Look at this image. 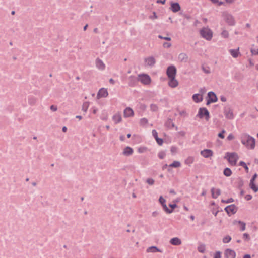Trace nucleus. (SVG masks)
Here are the masks:
<instances>
[{
    "instance_id": "obj_1",
    "label": "nucleus",
    "mask_w": 258,
    "mask_h": 258,
    "mask_svg": "<svg viewBox=\"0 0 258 258\" xmlns=\"http://www.w3.org/2000/svg\"><path fill=\"white\" fill-rule=\"evenodd\" d=\"M242 144L248 150H253L255 147V140L249 135L243 133L240 136Z\"/></svg>"
},
{
    "instance_id": "obj_2",
    "label": "nucleus",
    "mask_w": 258,
    "mask_h": 258,
    "mask_svg": "<svg viewBox=\"0 0 258 258\" xmlns=\"http://www.w3.org/2000/svg\"><path fill=\"white\" fill-rule=\"evenodd\" d=\"M201 36L207 41H210L212 37L213 33L212 30L208 27H203L200 30Z\"/></svg>"
},
{
    "instance_id": "obj_3",
    "label": "nucleus",
    "mask_w": 258,
    "mask_h": 258,
    "mask_svg": "<svg viewBox=\"0 0 258 258\" xmlns=\"http://www.w3.org/2000/svg\"><path fill=\"white\" fill-rule=\"evenodd\" d=\"M225 158L227 159L230 165L235 166L239 159V156L235 152H227L226 154Z\"/></svg>"
},
{
    "instance_id": "obj_4",
    "label": "nucleus",
    "mask_w": 258,
    "mask_h": 258,
    "mask_svg": "<svg viewBox=\"0 0 258 258\" xmlns=\"http://www.w3.org/2000/svg\"><path fill=\"white\" fill-rule=\"evenodd\" d=\"M138 80L145 85H150L151 83L150 77L145 74H140L138 76Z\"/></svg>"
},
{
    "instance_id": "obj_5",
    "label": "nucleus",
    "mask_w": 258,
    "mask_h": 258,
    "mask_svg": "<svg viewBox=\"0 0 258 258\" xmlns=\"http://www.w3.org/2000/svg\"><path fill=\"white\" fill-rule=\"evenodd\" d=\"M198 116L201 118H205L206 120H208L210 118L209 112L206 108H200L199 110Z\"/></svg>"
},
{
    "instance_id": "obj_6",
    "label": "nucleus",
    "mask_w": 258,
    "mask_h": 258,
    "mask_svg": "<svg viewBox=\"0 0 258 258\" xmlns=\"http://www.w3.org/2000/svg\"><path fill=\"white\" fill-rule=\"evenodd\" d=\"M217 101V97L216 94L213 92H209L208 93L207 104L208 105L211 103L216 102Z\"/></svg>"
},
{
    "instance_id": "obj_7",
    "label": "nucleus",
    "mask_w": 258,
    "mask_h": 258,
    "mask_svg": "<svg viewBox=\"0 0 258 258\" xmlns=\"http://www.w3.org/2000/svg\"><path fill=\"white\" fill-rule=\"evenodd\" d=\"M176 69L173 66H171L167 68V75L168 78L175 77Z\"/></svg>"
},
{
    "instance_id": "obj_8",
    "label": "nucleus",
    "mask_w": 258,
    "mask_h": 258,
    "mask_svg": "<svg viewBox=\"0 0 258 258\" xmlns=\"http://www.w3.org/2000/svg\"><path fill=\"white\" fill-rule=\"evenodd\" d=\"M108 95V93L107 89L104 88H102L99 89V91L97 94V98L98 99L101 98H105L107 97Z\"/></svg>"
},
{
    "instance_id": "obj_9",
    "label": "nucleus",
    "mask_w": 258,
    "mask_h": 258,
    "mask_svg": "<svg viewBox=\"0 0 258 258\" xmlns=\"http://www.w3.org/2000/svg\"><path fill=\"white\" fill-rule=\"evenodd\" d=\"M224 256L225 258H235L236 252L232 249H226L224 251Z\"/></svg>"
},
{
    "instance_id": "obj_10",
    "label": "nucleus",
    "mask_w": 258,
    "mask_h": 258,
    "mask_svg": "<svg viewBox=\"0 0 258 258\" xmlns=\"http://www.w3.org/2000/svg\"><path fill=\"white\" fill-rule=\"evenodd\" d=\"M225 210L229 215L235 213L237 211V208L234 205H231L227 206L225 208Z\"/></svg>"
},
{
    "instance_id": "obj_11",
    "label": "nucleus",
    "mask_w": 258,
    "mask_h": 258,
    "mask_svg": "<svg viewBox=\"0 0 258 258\" xmlns=\"http://www.w3.org/2000/svg\"><path fill=\"white\" fill-rule=\"evenodd\" d=\"M159 202L162 205L164 211L167 213H171L172 212V210H170V209H169L167 207V205H166V204H165L166 200H165V199L164 198H163L162 196H161L159 198Z\"/></svg>"
},
{
    "instance_id": "obj_12",
    "label": "nucleus",
    "mask_w": 258,
    "mask_h": 258,
    "mask_svg": "<svg viewBox=\"0 0 258 258\" xmlns=\"http://www.w3.org/2000/svg\"><path fill=\"white\" fill-rule=\"evenodd\" d=\"M134 113L133 110L130 108H126L123 111V115L124 117H130L134 116Z\"/></svg>"
},
{
    "instance_id": "obj_13",
    "label": "nucleus",
    "mask_w": 258,
    "mask_h": 258,
    "mask_svg": "<svg viewBox=\"0 0 258 258\" xmlns=\"http://www.w3.org/2000/svg\"><path fill=\"white\" fill-rule=\"evenodd\" d=\"M168 85L172 88H175L178 85V82L175 79V77L168 78Z\"/></svg>"
},
{
    "instance_id": "obj_14",
    "label": "nucleus",
    "mask_w": 258,
    "mask_h": 258,
    "mask_svg": "<svg viewBox=\"0 0 258 258\" xmlns=\"http://www.w3.org/2000/svg\"><path fill=\"white\" fill-rule=\"evenodd\" d=\"M201 154L205 158H208L212 156L213 153L211 150L205 149L201 151Z\"/></svg>"
},
{
    "instance_id": "obj_15",
    "label": "nucleus",
    "mask_w": 258,
    "mask_h": 258,
    "mask_svg": "<svg viewBox=\"0 0 258 258\" xmlns=\"http://www.w3.org/2000/svg\"><path fill=\"white\" fill-rule=\"evenodd\" d=\"M95 63L96 67L98 69L100 70H104L105 69V65L103 62V61L101 60L100 59L97 58L95 61Z\"/></svg>"
},
{
    "instance_id": "obj_16",
    "label": "nucleus",
    "mask_w": 258,
    "mask_h": 258,
    "mask_svg": "<svg viewBox=\"0 0 258 258\" xmlns=\"http://www.w3.org/2000/svg\"><path fill=\"white\" fill-rule=\"evenodd\" d=\"M224 19L229 25H232L234 24V20L232 15L225 14L224 15Z\"/></svg>"
},
{
    "instance_id": "obj_17",
    "label": "nucleus",
    "mask_w": 258,
    "mask_h": 258,
    "mask_svg": "<svg viewBox=\"0 0 258 258\" xmlns=\"http://www.w3.org/2000/svg\"><path fill=\"white\" fill-rule=\"evenodd\" d=\"M156 60L153 57H148L145 59L146 65L148 66H152L155 63Z\"/></svg>"
},
{
    "instance_id": "obj_18",
    "label": "nucleus",
    "mask_w": 258,
    "mask_h": 258,
    "mask_svg": "<svg viewBox=\"0 0 258 258\" xmlns=\"http://www.w3.org/2000/svg\"><path fill=\"white\" fill-rule=\"evenodd\" d=\"M171 9L175 13L178 12L180 10V6L178 3H171Z\"/></svg>"
},
{
    "instance_id": "obj_19",
    "label": "nucleus",
    "mask_w": 258,
    "mask_h": 258,
    "mask_svg": "<svg viewBox=\"0 0 258 258\" xmlns=\"http://www.w3.org/2000/svg\"><path fill=\"white\" fill-rule=\"evenodd\" d=\"M224 114L225 117L229 119H232L234 117L233 111L229 108L225 109Z\"/></svg>"
},
{
    "instance_id": "obj_20",
    "label": "nucleus",
    "mask_w": 258,
    "mask_h": 258,
    "mask_svg": "<svg viewBox=\"0 0 258 258\" xmlns=\"http://www.w3.org/2000/svg\"><path fill=\"white\" fill-rule=\"evenodd\" d=\"M112 120L115 124L120 122L122 120V117L120 113H117L112 116Z\"/></svg>"
},
{
    "instance_id": "obj_21",
    "label": "nucleus",
    "mask_w": 258,
    "mask_h": 258,
    "mask_svg": "<svg viewBox=\"0 0 258 258\" xmlns=\"http://www.w3.org/2000/svg\"><path fill=\"white\" fill-rule=\"evenodd\" d=\"M192 99L195 102L198 103L201 102L203 100V97L201 94H195L192 96Z\"/></svg>"
},
{
    "instance_id": "obj_22",
    "label": "nucleus",
    "mask_w": 258,
    "mask_h": 258,
    "mask_svg": "<svg viewBox=\"0 0 258 258\" xmlns=\"http://www.w3.org/2000/svg\"><path fill=\"white\" fill-rule=\"evenodd\" d=\"M181 243V240L178 237L173 238L170 240V243L173 245H179Z\"/></svg>"
},
{
    "instance_id": "obj_23",
    "label": "nucleus",
    "mask_w": 258,
    "mask_h": 258,
    "mask_svg": "<svg viewBox=\"0 0 258 258\" xmlns=\"http://www.w3.org/2000/svg\"><path fill=\"white\" fill-rule=\"evenodd\" d=\"M133 153V149L130 147H125L123 151V155L125 156H129L132 155Z\"/></svg>"
},
{
    "instance_id": "obj_24",
    "label": "nucleus",
    "mask_w": 258,
    "mask_h": 258,
    "mask_svg": "<svg viewBox=\"0 0 258 258\" xmlns=\"http://www.w3.org/2000/svg\"><path fill=\"white\" fill-rule=\"evenodd\" d=\"M230 54L234 58H237L239 55V48L236 49H230L229 50Z\"/></svg>"
},
{
    "instance_id": "obj_25",
    "label": "nucleus",
    "mask_w": 258,
    "mask_h": 258,
    "mask_svg": "<svg viewBox=\"0 0 258 258\" xmlns=\"http://www.w3.org/2000/svg\"><path fill=\"white\" fill-rule=\"evenodd\" d=\"M212 197L213 198H217L220 194V190L219 189L212 188L211 190Z\"/></svg>"
},
{
    "instance_id": "obj_26",
    "label": "nucleus",
    "mask_w": 258,
    "mask_h": 258,
    "mask_svg": "<svg viewBox=\"0 0 258 258\" xmlns=\"http://www.w3.org/2000/svg\"><path fill=\"white\" fill-rule=\"evenodd\" d=\"M188 57L185 53H180L178 56V60L180 61H187Z\"/></svg>"
},
{
    "instance_id": "obj_27",
    "label": "nucleus",
    "mask_w": 258,
    "mask_h": 258,
    "mask_svg": "<svg viewBox=\"0 0 258 258\" xmlns=\"http://www.w3.org/2000/svg\"><path fill=\"white\" fill-rule=\"evenodd\" d=\"M147 252H161L160 250L158 249V248L156 246H151L147 248Z\"/></svg>"
},
{
    "instance_id": "obj_28",
    "label": "nucleus",
    "mask_w": 258,
    "mask_h": 258,
    "mask_svg": "<svg viewBox=\"0 0 258 258\" xmlns=\"http://www.w3.org/2000/svg\"><path fill=\"white\" fill-rule=\"evenodd\" d=\"M181 166V163L179 161H174L172 164L169 165V167L177 168Z\"/></svg>"
},
{
    "instance_id": "obj_29",
    "label": "nucleus",
    "mask_w": 258,
    "mask_h": 258,
    "mask_svg": "<svg viewBox=\"0 0 258 258\" xmlns=\"http://www.w3.org/2000/svg\"><path fill=\"white\" fill-rule=\"evenodd\" d=\"M223 173L226 176L229 177L231 175L232 171L230 168H226L224 170Z\"/></svg>"
},
{
    "instance_id": "obj_30",
    "label": "nucleus",
    "mask_w": 258,
    "mask_h": 258,
    "mask_svg": "<svg viewBox=\"0 0 258 258\" xmlns=\"http://www.w3.org/2000/svg\"><path fill=\"white\" fill-rule=\"evenodd\" d=\"M194 161V158L192 157H188L185 161V163L187 165L192 164Z\"/></svg>"
},
{
    "instance_id": "obj_31",
    "label": "nucleus",
    "mask_w": 258,
    "mask_h": 258,
    "mask_svg": "<svg viewBox=\"0 0 258 258\" xmlns=\"http://www.w3.org/2000/svg\"><path fill=\"white\" fill-rule=\"evenodd\" d=\"M89 106V103L88 102H85L82 105V110L85 112H86Z\"/></svg>"
},
{
    "instance_id": "obj_32",
    "label": "nucleus",
    "mask_w": 258,
    "mask_h": 258,
    "mask_svg": "<svg viewBox=\"0 0 258 258\" xmlns=\"http://www.w3.org/2000/svg\"><path fill=\"white\" fill-rule=\"evenodd\" d=\"M239 165L240 166H241L242 167H243L245 170V171L246 172V173H248V171H249V168L248 167H247V166L246 165V163L243 162V161H240L239 162Z\"/></svg>"
},
{
    "instance_id": "obj_33",
    "label": "nucleus",
    "mask_w": 258,
    "mask_h": 258,
    "mask_svg": "<svg viewBox=\"0 0 258 258\" xmlns=\"http://www.w3.org/2000/svg\"><path fill=\"white\" fill-rule=\"evenodd\" d=\"M250 188L254 191H258V187L254 184V182H250Z\"/></svg>"
},
{
    "instance_id": "obj_34",
    "label": "nucleus",
    "mask_w": 258,
    "mask_h": 258,
    "mask_svg": "<svg viewBox=\"0 0 258 258\" xmlns=\"http://www.w3.org/2000/svg\"><path fill=\"white\" fill-rule=\"evenodd\" d=\"M238 222L240 225V230L242 231H244L245 229V223L240 221H239Z\"/></svg>"
},
{
    "instance_id": "obj_35",
    "label": "nucleus",
    "mask_w": 258,
    "mask_h": 258,
    "mask_svg": "<svg viewBox=\"0 0 258 258\" xmlns=\"http://www.w3.org/2000/svg\"><path fill=\"white\" fill-rule=\"evenodd\" d=\"M210 1L213 4H217L219 6L224 5V2L220 1L219 0H210Z\"/></svg>"
},
{
    "instance_id": "obj_36",
    "label": "nucleus",
    "mask_w": 258,
    "mask_h": 258,
    "mask_svg": "<svg viewBox=\"0 0 258 258\" xmlns=\"http://www.w3.org/2000/svg\"><path fill=\"white\" fill-rule=\"evenodd\" d=\"M198 251L201 253H204L205 251V247L204 245H200L198 247Z\"/></svg>"
},
{
    "instance_id": "obj_37",
    "label": "nucleus",
    "mask_w": 258,
    "mask_h": 258,
    "mask_svg": "<svg viewBox=\"0 0 258 258\" xmlns=\"http://www.w3.org/2000/svg\"><path fill=\"white\" fill-rule=\"evenodd\" d=\"M147 149L145 147H140L138 149V152L139 153H143L147 151Z\"/></svg>"
},
{
    "instance_id": "obj_38",
    "label": "nucleus",
    "mask_w": 258,
    "mask_h": 258,
    "mask_svg": "<svg viewBox=\"0 0 258 258\" xmlns=\"http://www.w3.org/2000/svg\"><path fill=\"white\" fill-rule=\"evenodd\" d=\"M231 240V238L229 236H226L223 239V242L225 243H228Z\"/></svg>"
},
{
    "instance_id": "obj_39",
    "label": "nucleus",
    "mask_w": 258,
    "mask_h": 258,
    "mask_svg": "<svg viewBox=\"0 0 258 258\" xmlns=\"http://www.w3.org/2000/svg\"><path fill=\"white\" fill-rule=\"evenodd\" d=\"M166 156V153L164 151H161L159 152L158 156L160 159H163Z\"/></svg>"
},
{
    "instance_id": "obj_40",
    "label": "nucleus",
    "mask_w": 258,
    "mask_h": 258,
    "mask_svg": "<svg viewBox=\"0 0 258 258\" xmlns=\"http://www.w3.org/2000/svg\"><path fill=\"white\" fill-rule=\"evenodd\" d=\"M221 36L223 38H226L228 37L229 33L227 31L223 30L221 33Z\"/></svg>"
},
{
    "instance_id": "obj_41",
    "label": "nucleus",
    "mask_w": 258,
    "mask_h": 258,
    "mask_svg": "<svg viewBox=\"0 0 258 258\" xmlns=\"http://www.w3.org/2000/svg\"><path fill=\"white\" fill-rule=\"evenodd\" d=\"M234 201L233 199L232 198H229L227 200H222V202L224 203H232Z\"/></svg>"
},
{
    "instance_id": "obj_42",
    "label": "nucleus",
    "mask_w": 258,
    "mask_h": 258,
    "mask_svg": "<svg viewBox=\"0 0 258 258\" xmlns=\"http://www.w3.org/2000/svg\"><path fill=\"white\" fill-rule=\"evenodd\" d=\"M146 182L150 185H153L154 183V180L152 178H148Z\"/></svg>"
},
{
    "instance_id": "obj_43",
    "label": "nucleus",
    "mask_w": 258,
    "mask_h": 258,
    "mask_svg": "<svg viewBox=\"0 0 258 258\" xmlns=\"http://www.w3.org/2000/svg\"><path fill=\"white\" fill-rule=\"evenodd\" d=\"M243 237L244 240L248 241L250 240L249 235L247 233H244L243 235Z\"/></svg>"
},
{
    "instance_id": "obj_44",
    "label": "nucleus",
    "mask_w": 258,
    "mask_h": 258,
    "mask_svg": "<svg viewBox=\"0 0 258 258\" xmlns=\"http://www.w3.org/2000/svg\"><path fill=\"white\" fill-rule=\"evenodd\" d=\"M214 258H221V252L220 251H217L215 252L214 254Z\"/></svg>"
},
{
    "instance_id": "obj_45",
    "label": "nucleus",
    "mask_w": 258,
    "mask_h": 258,
    "mask_svg": "<svg viewBox=\"0 0 258 258\" xmlns=\"http://www.w3.org/2000/svg\"><path fill=\"white\" fill-rule=\"evenodd\" d=\"M148 122V120L147 119L144 118H142L140 120V123L142 124V125H145L146 124H147Z\"/></svg>"
},
{
    "instance_id": "obj_46",
    "label": "nucleus",
    "mask_w": 258,
    "mask_h": 258,
    "mask_svg": "<svg viewBox=\"0 0 258 258\" xmlns=\"http://www.w3.org/2000/svg\"><path fill=\"white\" fill-rule=\"evenodd\" d=\"M225 133V131L224 130H223L221 133L218 134V137L220 138L224 139V134Z\"/></svg>"
},
{
    "instance_id": "obj_47",
    "label": "nucleus",
    "mask_w": 258,
    "mask_h": 258,
    "mask_svg": "<svg viewBox=\"0 0 258 258\" xmlns=\"http://www.w3.org/2000/svg\"><path fill=\"white\" fill-rule=\"evenodd\" d=\"M235 137L233 135V134L231 133L229 134V135L227 137V140L229 141H231L234 139Z\"/></svg>"
},
{
    "instance_id": "obj_48",
    "label": "nucleus",
    "mask_w": 258,
    "mask_h": 258,
    "mask_svg": "<svg viewBox=\"0 0 258 258\" xmlns=\"http://www.w3.org/2000/svg\"><path fill=\"white\" fill-rule=\"evenodd\" d=\"M151 109L152 110H153L154 111H156L158 109V107L155 104H152V105H151Z\"/></svg>"
},
{
    "instance_id": "obj_49",
    "label": "nucleus",
    "mask_w": 258,
    "mask_h": 258,
    "mask_svg": "<svg viewBox=\"0 0 258 258\" xmlns=\"http://www.w3.org/2000/svg\"><path fill=\"white\" fill-rule=\"evenodd\" d=\"M156 142L159 145H162L163 144V140L162 139L159 138L158 137L155 139Z\"/></svg>"
},
{
    "instance_id": "obj_50",
    "label": "nucleus",
    "mask_w": 258,
    "mask_h": 258,
    "mask_svg": "<svg viewBox=\"0 0 258 258\" xmlns=\"http://www.w3.org/2000/svg\"><path fill=\"white\" fill-rule=\"evenodd\" d=\"M152 133L155 139H156L158 137L157 132L155 130H152Z\"/></svg>"
},
{
    "instance_id": "obj_51",
    "label": "nucleus",
    "mask_w": 258,
    "mask_h": 258,
    "mask_svg": "<svg viewBox=\"0 0 258 258\" xmlns=\"http://www.w3.org/2000/svg\"><path fill=\"white\" fill-rule=\"evenodd\" d=\"M163 45L164 48H169L171 46V44L169 42H165L163 43Z\"/></svg>"
},
{
    "instance_id": "obj_52",
    "label": "nucleus",
    "mask_w": 258,
    "mask_h": 258,
    "mask_svg": "<svg viewBox=\"0 0 258 258\" xmlns=\"http://www.w3.org/2000/svg\"><path fill=\"white\" fill-rule=\"evenodd\" d=\"M236 0H225L224 4H231L234 3Z\"/></svg>"
},
{
    "instance_id": "obj_53",
    "label": "nucleus",
    "mask_w": 258,
    "mask_h": 258,
    "mask_svg": "<svg viewBox=\"0 0 258 258\" xmlns=\"http://www.w3.org/2000/svg\"><path fill=\"white\" fill-rule=\"evenodd\" d=\"M159 38H160L161 39H163L166 40H168V41H170L171 40V38L168 37H163V36H162L161 35H159Z\"/></svg>"
},
{
    "instance_id": "obj_54",
    "label": "nucleus",
    "mask_w": 258,
    "mask_h": 258,
    "mask_svg": "<svg viewBox=\"0 0 258 258\" xmlns=\"http://www.w3.org/2000/svg\"><path fill=\"white\" fill-rule=\"evenodd\" d=\"M91 110H92V113L94 114H95L97 113V112L98 111V109L96 107H93L91 108Z\"/></svg>"
},
{
    "instance_id": "obj_55",
    "label": "nucleus",
    "mask_w": 258,
    "mask_h": 258,
    "mask_svg": "<svg viewBox=\"0 0 258 258\" xmlns=\"http://www.w3.org/2000/svg\"><path fill=\"white\" fill-rule=\"evenodd\" d=\"M206 90L205 88H202L200 90L199 92H200V94H201L202 95V96H203V95L205 93Z\"/></svg>"
},
{
    "instance_id": "obj_56",
    "label": "nucleus",
    "mask_w": 258,
    "mask_h": 258,
    "mask_svg": "<svg viewBox=\"0 0 258 258\" xmlns=\"http://www.w3.org/2000/svg\"><path fill=\"white\" fill-rule=\"evenodd\" d=\"M245 199L247 201L250 200L252 199V196L250 195H246L245 196Z\"/></svg>"
},
{
    "instance_id": "obj_57",
    "label": "nucleus",
    "mask_w": 258,
    "mask_h": 258,
    "mask_svg": "<svg viewBox=\"0 0 258 258\" xmlns=\"http://www.w3.org/2000/svg\"><path fill=\"white\" fill-rule=\"evenodd\" d=\"M257 176V175L256 174H254V175L253 176V177H252V179H251L250 182H254V181L255 180V179L256 178Z\"/></svg>"
},
{
    "instance_id": "obj_58",
    "label": "nucleus",
    "mask_w": 258,
    "mask_h": 258,
    "mask_svg": "<svg viewBox=\"0 0 258 258\" xmlns=\"http://www.w3.org/2000/svg\"><path fill=\"white\" fill-rule=\"evenodd\" d=\"M251 52L252 54H258V50L251 49Z\"/></svg>"
},
{
    "instance_id": "obj_59",
    "label": "nucleus",
    "mask_w": 258,
    "mask_h": 258,
    "mask_svg": "<svg viewBox=\"0 0 258 258\" xmlns=\"http://www.w3.org/2000/svg\"><path fill=\"white\" fill-rule=\"evenodd\" d=\"M50 108L53 111H56L57 109V107L55 106H54V105H51V107H50Z\"/></svg>"
},
{
    "instance_id": "obj_60",
    "label": "nucleus",
    "mask_w": 258,
    "mask_h": 258,
    "mask_svg": "<svg viewBox=\"0 0 258 258\" xmlns=\"http://www.w3.org/2000/svg\"><path fill=\"white\" fill-rule=\"evenodd\" d=\"M169 206L171 208L170 210H173L175 208L177 207L176 204H169Z\"/></svg>"
},
{
    "instance_id": "obj_61",
    "label": "nucleus",
    "mask_w": 258,
    "mask_h": 258,
    "mask_svg": "<svg viewBox=\"0 0 258 258\" xmlns=\"http://www.w3.org/2000/svg\"><path fill=\"white\" fill-rule=\"evenodd\" d=\"M166 0H157V3H161L162 4H164L165 3Z\"/></svg>"
},
{
    "instance_id": "obj_62",
    "label": "nucleus",
    "mask_w": 258,
    "mask_h": 258,
    "mask_svg": "<svg viewBox=\"0 0 258 258\" xmlns=\"http://www.w3.org/2000/svg\"><path fill=\"white\" fill-rule=\"evenodd\" d=\"M220 100L222 102H226V98L224 96H221Z\"/></svg>"
},
{
    "instance_id": "obj_63",
    "label": "nucleus",
    "mask_w": 258,
    "mask_h": 258,
    "mask_svg": "<svg viewBox=\"0 0 258 258\" xmlns=\"http://www.w3.org/2000/svg\"><path fill=\"white\" fill-rule=\"evenodd\" d=\"M109 82H110L111 84H114L115 83V81H114V80L113 79H110L109 80Z\"/></svg>"
},
{
    "instance_id": "obj_64",
    "label": "nucleus",
    "mask_w": 258,
    "mask_h": 258,
    "mask_svg": "<svg viewBox=\"0 0 258 258\" xmlns=\"http://www.w3.org/2000/svg\"><path fill=\"white\" fill-rule=\"evenodd\" d=\"M243 258H251V256L249 254H246L244 256Z\"/></svg>"
}]
</instances>
